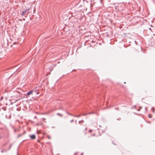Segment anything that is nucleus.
Returning <instances> with one entry per match:
<instances>
[{"instance_id":"obj_1","label":"nucleus","mask_w":155,"mask_h":155,"mask_svg":"<svg viewBox=\"0 0 155 155\" xmlns=\"http://www.w3.org/2000/svg\"><path fill=\"white\" fill-rule=\"evenodd\" d=\"M37 87H36V89H35V88H34L33 90H31L30 91H29L27 93V95H29L32 93V92L33 91H34L35 92V94H38L39 93L37 92L36 91L37 90Z\"/></svg>"},{"instance_id":"obj_2","label":"nucleus","mask_w":155,"mask_h":155,"mask_svg":"<svg viewBox=\"0 0 155 155\" xmlns=\"http://www.w3.org/2000/svg\"><path fill=\"white\" fill-rule=\"evenodd\" d=\"M30 137L33 140L35 139V136L34 134H31Z\"/></svg>"},{"instance_id":"obj_3","label":"nucleus","mask_w":155,"mask_h":155,"mask_svg":"<svg viewBox=\"0 0 155 155\" xmlns=\"http://www.w3.org/2000/svg\"><path fill=\"white\" fill-rule=\"evenodd\" d=\"M2 51H1V50H0V59H1V58L2 57Z\"/></svg>"},{"instance_id":"obj_4","label":"nucleus","mask_w":155,"mask_h":155,"mask_svg":"<svg viewBox=\"0 0 155 155\" xmlns=\"http://www.w3.org/2000/svg\"><path fill=\"white\" fill-rule=\"evenodd\" d=\"M12 145V144L10 145L9 147V148H8V150H9L11 149Z\"/></svg>"},{"instance_id":"obj_5","label":"nucleus","mask_w":155,"mask_h":155,"mask_svg":"<svg viewBox=\"0 0 155 155\" xmlns=\"http://www.w3.org/2000/svg\"><path fill=\"white\" fill-rule=\"evenodd\" d=\"M26 12V11H23L22 13V15H25Z\"/></svg>"},{"instance_id":"obj_6","label":"nucleus","mask_w":155,"mask_h":155,"mask_svg":"<svg viewBox=\"0 0 155 155\" xmlns=\"http://www.w3.org/2000/svg\"><path fill=\"white\" fill-rule=\"evenodd\" d=\"M57 115H60V116H61V117H62L63 116V115L62 114H61L59 113H58L57 114Z\"/></svg>"},{"instance_id":"obj_7","label":"nucleus","mask_w":155,"mask_h":155,"mask_svg":"<svg viewBox=\"0 0 155 155\" xmlns=\"http://www.w3.org/2000/svg\"><path fill=\"white\" fill-rule=\"evenodd\" d=\"M74 116L75 117H80V115H74L73 116Z\"/></svg>"},{"instance_id":"obj_8","label":"nucleus","mask_w":155,"mask_h":155,"mask_svg":"<svg viewBox=\"0 0 155 155\" xmlns=\"http://www.w3.org/2000/svg\"><path fill=\"white\" fill-rule=\"evenodd\" d=\"M67 113L68 115H70L71 116H73L72 114H70V113H69L67 112Z\"/></svg>"},{"instance_id":"obj_9","label":"nucleus","mask_w":155,"mask_h":155,"mask_svg":"<svg viewBox=\"0 0 155 155\" xmlns=\"http://www.w3.org/2000/svg\"><path fill=\"white\" fill-rule=\"evenodd\" d=\"M22 134H19L18 136V137H21V136H22Z\"/></svg>"},{"instance_id":"obj_10","label":"nucleus","mask_w":155,"mask_h":155,"mask_svg":"<svg viewBox=\"0 0 155 155\" xmlns=\"http://www.w3.org/2000/svg\"><path fill=\"white\" fill-rule=\"evenodd\" d=\"M148 117H149V118H151L152 117V116H151V115L150 114L149 115Z\"/></svg>"},{"instance_id":"obj_11","label":"nucleus","mask_w":155,"mask_h":155,"mask_svg":"<svg viewBox=\"0 0 155 155\" xmlns=\"http://www.w3.org/2000/svg\"><path fill=\"white\" fill-rule=\"evenodd\" d=\"M134 42H135V44H136V45H137V42L136 41H134Z\"/></svg>"},{"instance_id":"obj_12","label":"nucleus","mask_w":155,"mask_h":155,"mask_svg":"<svg viewBox=\"0 0 155 155\" xmlns=\"http://www.w3.org/2000/svg\"><path fill=\"white\" fill-rule=\"evenodd\" d=\"M81 122H82L83 123L84 122V121L83 120H81V121H79V123H80Z\"/></svg>"},{"instance_id":"obj_13","label":"nucleus","mask_w":155,"mask_h":155,"mask_svg":"<svg viewBox=\"0 0 155 155\" xmlns=\"http://www.w3.org/2000/svg\"><path fill=\"white\" fill-rule=\"evenodd\" d=\"M115 110H119V108L118 107H117V108H115Z\"/></svg>"},{"instance_id":"obj_14","label":"nucleus","mask_w":155,"mask_h":155,"mask_svg":"<svg viewBox=\"0 0 155 155\" xmlns=\"http://www.w3.org/2000/svg\"><path fill=\"white\" fill-rule=\"evenodd\" d=\"M30 10V8L28 9L25 10L26 11V12H27V11H28Z\"/></svg>"},{"instance_id":"obj_15","label":"nucleus","mask_w":155,"mask_h":155,"mask_svg":"<svg viewBox=\"0 0 155 155\" xmlns=\"http://www.w3.org/2000/svg\"><path fill=\"white\" fill-rule=\"evenodd\" d=\"M4 152V150H1V152L2 153H3Z\"/></svg>"},{"instance_id":"obj_16","label":"nucleus","mask_w":155,"mask_h":155,"mask_svg":"<svg viewBox=\"0 0 155 155\" xmlns=\"http://www.w3.org/2000/svg\"><path fill=\"white\" fill-rule=\"evenodd\" d=\"M74 121V120H71L70 122L71 123H72V122L73 121Z\"/></svg>"},{"instance_id":"obj_17","label":"nucleus","mask_w":155,"mask_h":155,"mask_svg":"<svg viewBox=\"0 0 155 155\" xmlns=\"http://www.w3.org/2000/svg\"><path fill=\"white\" fill-rule=\"evenodd\" d=\"M4 150V151H5V152H6L8 150L6 149V150Z\"/></svg>"},{"instance_id":"obj_18","label":"nucleus","mask_w":155,"mask_h":155,"mask_svg":"<svg viewBox=\"0 0 155 155\" xmlns=\"http://www.w3.org/2000/svg\"><path fill=\"white\" fill-rule=\"evenodd\" d=\"M133 107L134 108H136V106L135 105H134L133 106Z\"/></svg>"},{"instance_id":"obj_19","label":"nucleus","mask_w":155,"mask_h":155,"mask_svg":"<svg viewBox=\"0 0 155 155\" xmlns=\"http://www.w3.org/2000/svg\"><path fill=\"white\" fill-rule=\"evenodd\" d=\"M145 110H146V111H147V108L146 107H145Z\"/></svg>"},{"instance_id":"obj_20","label":"nucleus","mask_w":155,"mask_h":155,"mask_svg":"<svg viewBox=\"0 0 155 155\" xmlns=\"http://www.w3.org/2000/svg\"><path fill=\"white\" fill-rule=\"evenodd\" d=\"M92 131V130H89V132H91Z\"/></svg>"},{"instance_id":"obj_21","label":"nucleus","mask_w":155,"mask_h":155,"mask_svg":"<svg viewBox=\"0 0 155 155\" xmlns=\"http://www.w3.org/2000/svg\"><path fill=\"white\" fill-rule=\"evenodd\" d=\"M48 138L49 139H50V138H51L49 136H48Z\"/></svg>"},{"instance_id":"obj_22","label":"nucleus","mask_w":155,"mask_h":155,"mask_svg":"<svg viewBox=\"0 0 155 155\" xmlns=\"http://www.w3.org/2000/svg\"><path fill=\"white\" fill-rule=\"evenodd\" d=\"M87 114H83V115H87Z\"/></svg>"},{"instance_id":"obj_23","label":"nucleus","mask_w":155,"mask_h":155,"mask_svg":"<svg viewBox=\"0 0 155 155\" xmlns=\"http://www.w3.org/2000/svg\"><path fill=\"white\" fill-rule=\"evenodd\" d=\"M83 153H82L81 154V155H83Z\"/></svg>"},{"instance_id":"obj_24","label":"nucleus","mask_w":155,"mask_h":155,"mask_svg":"<svg viewBox=\"0 0 155 155\" xmlns=\"http://www.w3.org/2000/svg\"><path fill=\"white\" fill-rule=\"evenodd\" d=\"M37 134H39V131H37Z\"/></svg>"},{"instance_id":"obj_25","label":"nucleus","mask_w":155,"mask_h":155,"mask_svg":"<svg viewBox=\"0 0 155 155\" xmlns=\"http://www.w3.org/2000/svg\"><path fill=\"white\" fill-rule=\"evenodd\" d=\"M2 97L1 98V99L2 100Z\"/></svg>"},{"instance_id":"obj_26","label":"nucleus","mask_w":155,"mask_h":155,"mask_svg":"<svg viewBox=\"0 0 155 155\" xmlns=\"http://www.w3.org/2000/svg\"><path fill=\"white\" fill-rule=\"evenodd\" d=\"M140 109L142 108V107H140Z\"/></svg>"},{"instance_id":"obj_27","label":"nucleus","mask_w":155,"mask_h":155,"mask_svg":"<svg viewBox=\"0 0 155 155\" xmlns=\"http://www.w3.org/2000/svg\"><path fill=\"white\" fill-rule=\"evenodd\" d=\"M100 2H101V3H102V1H101V0H100Z\"/></svg>"},{"instance_id":"obj_28","label":"nucleus","mask_w":155,"mask_h":155,"mask_svg":"<svg viewBox=\"0 0 155 155\" xmlns=\"http://www.w3.org/2000/svg\"><path fill=\"white\" fill-rule=\"evenodd\" d=\"M92 113H88V114H92Z\"/></svg>"},{"instance_id":"obj_29","label":"nucleus","mask_w":155,"mask_h":155,"mask_svg":"<svg viewBox=\"0 0 155 155\" xmlns=\"http://www.w3.org/2000/svg\"><path fill=\"white\" fill-rule=\"evenodd\" d=\"M23 20H25V18H23Z\"/></svg>"},{"instance_id":"obj_30","label":"nucleus","mask_w":155,"mask_h":155,"mask_svg":"<svg viewBox=\"0 0 155 155\" xmlns=\"http://www.w3.org/2000/svg\"><path fill=\"white\" fill-rule=\"evenodd\" d=\"M152 109H154V108H153V107H152Z\"/></svg>"},{"instance_id":"obj_31","label":"nucleus","mask_w":155,"mask_h":155,"mask_svg":"<svg viewBox=\"0 0 155 155\" xmlns=\"http://www.w3.org/2000/svg\"><path fill=\"white\" fill-rule=\"evenodd\" d=\"M153 113H154V110H153Z\"/></svg>"},{"instance_id":"obj_32","label":"nucleus","mask_w":155,"mask_h":155,"mask_svg":"<svg viewBox=\"0 0 155 155\" xmlns=\"http://www.w3.org/2000/svg\"><path fill=\"white\" fill-rule=\"evenodd\" d=\"M124 83H126V82H124Z\"/></svg>"},{"instance_id":"obj_33","label":"nucleus","mask_w":155,"mask_h":155,"mask_svg":"<svg viewBox=\"0 0 155 155\" xmlns=\"http://www.w3.org/2000/svg\"><path fill=\"white\" fill-rule=\"evenodd\" d=\"M138 110V111H139V110L138 109V110Z\"/></svg>"},{"instance_id":"obj_34","label":"nucleus","mask_w":155,"mask_h":155,"mask_svg":"<svg viewBox=\"0 0 155 155\" xmlns=\"http://www.w3.org/2000/svg\"><path fill=\"white\" fill-rule=\"evenodd\" d=\"M87 130V128H86L85 129V130Z\"/></svg>"},{"instance_id":"obj_35","label":"nucleus","mask_w":155,"mask_h":155,"mask_svg":"<svg viewBox=\"0 0 155 155\" xmlns=\"http://www.w3.org/2000/svg\"><path fill=\"white\" fill-rule=\"evenodd\" d=\"M74 71V70H73L72 71Z\"/></svg>"},{"instance_id":"obj_36","label":"nucleus","mask_w":155,"mask_h":155,"mask_svg":"<svg viewBox=\"0 0 155 155\" xmlns=\"http://www.w3.org/2000/svg\"><path fill=\"white\" fill-rule=\"evenodd\" d=\"M35 118H36V116L35 117Z\"/></svg>"},{"instance_id":"obj_37","label":"nucleus","mask_w":155,"mask_h":155,"mask_svg":"<svg viewBox=\"0 0 155 155\" xmlns=\"http://www.w3.org/2000/svg\"><path fill=\"white\" fill-rule=\"evenodd\" d=\"M77 122V120H76V121H75V122Z\"/></svg>"}]
</instances>
